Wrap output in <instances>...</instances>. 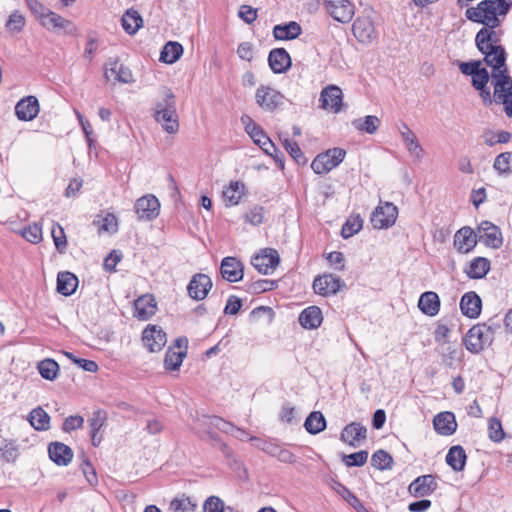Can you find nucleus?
Here are the masks:
<instances>
[{"mask_svg":"<svg viewBox=\"0 0 512 512\" xmlns=\"http://www.w3.org/2000/svg\"><path fill=\"white\" fill-rule=\"evenodd\" d=\"M263 207L254 206L244 215L245 221L252 225H260L263 222Z\"/></svg>","mask_w":512,"mask_h":512,"instance_id":"63","label":"nucleus"},{"mask_svg":"<svg viewBox=\"0 0 512 512\" xmlns=\"http://www.w3.org/2000/svg\"><path fill=\"white\" fill-rule=\"evenodd\" d=\"M311 168L316 174H323L335 168L327 152L317 155L311 163Z\"/></svg>","mask_w":512,"mask_h":512,"instance_id":"47","label":"nucleus"},{"mask_svg":"<svg viewBox=\"0 0 512 512\" xmlns=\"http://www.w3.org/2000/svg\"><path fill=\"white\" fill-rule=\"evenodd\" d=\"M226 507L218 496H210L204 501L203 512H224Z\"/></svg>","mask_w":512,"mask_h":512,"instance_id":"61","label":"nucleus"},{"mask_svg":"<svg viewBox=\"0 0 512 512\" xmlns=\"http://www.w3.org/2000/svg\"><path fill=\"white\" fill-rule=\"evenodd\" d=\"M196 507L197 503L185 495L173 499L170 504L173 512H194Z\"/></svg>","mask_w":512,"mask_h":512,"instance_id":"51","label":"nucleus"},{"mask_svg":"<svg viewBox=\"0 0 512 512\" xmlns=\"http://www.w3.org/2000/svg\"><path fill=\"white\" fill-rule=\"evenodd\" d=\"M50 459L59 466H67L73 459L72 449L61 442H52L48 446Z\"/></svg>","mask_w":512,"mask_h":512,"instance_id":"26","label":"nucleus"},{"mask_svg":"<svg viewBox=\"0 0 512 512\" xmlns=\"http://www.w3.org/2000/svg\"><path fill=\"white\" fill-rule=\"evenodd\" d=\"M352 32L362 44H371L377 38L374 22L369 15L357 17L353 22Z\"/></svg>","mask_w":512,"mask_h":512,"instance_id":"8","label":"nucleus"},{"mask_svg":"<svg viewBox=\"0 0 512 512\" xmlns=\"http://www.w3.org/2000/svg\"><path fill=\"white\" fill-rule=\"evenodd\" d=\"M21 234L27 241L36 244L42 240V227L34 223L23 228Z\"/></svg>","mask_w":512,"mask_h":512,"instance_id":"57","label":"nucleus"},{"mask_svg":"<svg viewBox=\"0 0 512 512\" xmlns=\"http://www.w3.org/2000/svg\"><path fill=\"white\" fill-rule=\"evenodd\" d=\"M371 465L379 470L391 469L393 465V458L388 452L380 449L372 455Z\"/></svg>","mask_w":512,"mask_h":512,"instance_id":"50","label":"nucleus"},{"mask_svg":"<svg viewBox=\"0 0 512 512\" xmlns=\"http://www.w3.org/2000/svg\"><path fill=\"white\" fill-rule=\"evenodd\" d=\"M245 286L247 292L252 294H259L276 289L278 284L275 280L259 279L255 282L246 284Z\"/></svg>","mask_w":512,"mask_h":512,"instance_id":"52","label":"nucleus"},{"mask_svg":"<svg viewBox=\"0 0 512 512\" xmlns=\"http://www.w3.org/2000/svg\"><path fill=\"white\" fill-rule=\"evenodd\" d=\"M500 25L488 24L477 32L475 44L484 55L485 63L491 68H499L505 65L507 53L501 45L503 30L497 29Z\"/></svg>","mask_w":512,"mask_h":512,"instance_id":"1","label":"nucleus"},{"mask_svg":"<svg viewBox=\"0 0 512 512\" xmlns=\"http://www.w3.org/2000/svg\"><path fill=\"white\" fill-rule=\"evenodd\" d=\"M51 235L55 244L56 249L59 253H64L67 248V240L64 233V229L57 224L56 227H53L51 231Z\"/></svg>","mask_w":512,"mask_h":512,"instance_id":"60","label":"nucleus"},{"mask_svg":"<svg viewBox=\"0 0 512 512\" xmlns=\"http://www.w3.org/2000/svg\"><path fill=\"white\" fill-rule=\"evenodd\" d=\"M186 356V351H175L173 347H169L165 353L164 367L168 371L178 370Z\"/></svg>","mask_w":512,"mask_h":512,"instance_id":"44","label":"nucleus"},{"mask_svg":"<svg viewBox=\"0 0 512 512\" xmlns=\"http://www.w3.org/2000/svg\"><path fill=\"white\" fill-rule=\"evenodd\" d=\"M105 77L107 79L113 77L115 81L125 84L132 83L134 81L131 70L120 63L117 59H110L108 61L105 69Z\"/></svg>","mask_w":512,"mask_h":512,"instance_id":"22","label":"nucleus"},{"mask_svg":"<svg viewBox=\"0 0 512 512\" xmlns=\"http://www.w3.org/2000/svg\"><path fill=\"white\" fill-rule=\"evenodd\" d=\"M440 304L438 294L433 291H427L420 295L418 308L423 314L433 317L439 313Z\"/></svg>","mask_w":512,"mask_h":512,"instance_id":"29","label":"nucleus"},{"mask_svg":"<svg viewBox=\"0 0 512 512\" xmlns=\"http://www.w3.org/2000/svg\"><path fill=\"white\" fill-rule=\"evenodd\" d=\"M302 33L300 24L290 21L286 24L275 25L273 28V36L276 40H293Z\"/></svg>","mask_w":512,"mask_h":512,"instance_id":"34","label":"nucleus"},{"mask_svg":"<svg viewBox=\"0 0 512 512\" xmlns=\"http://www.w3.org/2000/svg\"><path fill=\"white\" fill-rule=\"evenodd\" d=\"M176 109V97L172 90L168 87H162L159 90V96L155 101L154 113H162L165 110Z\"/></svg>","mask_w":512,"mask_h":512,"instance_id":"36","label":"nucleus"},{"mask_svg":"<svg viewBox=\"0 0 512 512\" xmlns=\"http://www.w3.org/2000/svg\"><path fill=\"white\" fill-rule=\"evenodd\" d=\"M486 331L485 324H476L468 330L463 338V345L470 353L478 354L486 345L491 344Z\"/></svg>","mask_w":512,"mask_h":512,"instance_id":"4","label":"nucleus"},{"mask_svg":"<svg viewBox=\"0 0 512 512\" xmlns=\"http://www.w3.org/2000/svg\"><path fill=\"white\" fill-rule=\"evenodd\" d=\"M208 425L230 435L234 434L236 428L232 423L218 416L208 417Z\"/></svg>","mask_w":512,"mask_h":512,"instance_id":"58","label":"nucleus"},{"mask_svg":"<svg viewBox=\"0 0 512 512\" xmlns=\"http://www.w3.org/2000/svg\"><path fill=\"white\" fill-rule=\"evenodd\" d=\"M183 54V46L174 41L167 42L161 53H160V61L166 64L175 63Z\"/></svg>","mask_w":512,"mask_h":512,"instance_id":"39","label":"nucleus"},{"mask_svg":"<svg viewBox=\"0 0 512 512\" xmlns=\"http://www.w3.org/2000/svg\"><path fill=\"white\" fill-rule=\"evenodd\" d=\"M489 438L493 442H500L505 437V432L502 428V424L499 419L497 418H491L489 420Z\"/></svg>","mask_w":512,"mask_h":512,"instance_id":"59","label":"nucleus"},{"mask_svg":"<svg viewBox=\"0 0 512 512\" xmlns=\"http://www.w3.org/2000/svg\"><path fill=\"white\" fill-rule=\"evenodd\" d=\"M380 123V119L375 115H367L364 118H358L352 121V125L356 130L368 134H374L378 130Z\"/></svg>","mask_w":512,"mask_h":512,"instance_id":"42","label":"nucleus"},{"mask_svg":"<svg viewBox=\"0 0 512 512\" xmlns=\"http://www.w3.org/2000/svg\"><path fill=\"white\" fill-rule=\"evenodd\" d=\"M121 24L126 33L134 35L143 25V19L137 10L128 9L121 18Z\"/></svg>","mask_w":512,"mask_h":512,"instance_id":"37","label":"nucleus"},{"mask_svg":"<svg viewBox=\"0 0 512 512\" xmlns=\"http://www.w3.org/2000/svg\"><path fill=\"white\" fill-rule=\"evenodd\" d=\"M268 63L274 73L281 74L290 68L291 58L284 48H275L269 53Z\"/></svg>","mask_w":512,"mask_h":512,"instance_id":"25","label":"nucleus"},{"mask_svg":"<svg viewBox=\"0 0 512 512\" xmlns=\"http://www.w3.org/2000/svg\"><path fill=\"white\" fill-rule=\"evenodd\" d=\"M257 105L266 112H273L283 104L284 96L276 89L260 85L255 93Z\"/></svg>","mask_w":512,"mask_h":512,"instance_id":"5","label":"nucleus"},{"mask_svg":"<svg viewBox=\"0 0 512 512\" xmlns=\"http://www.w3.org/2000/svg\"><path fill=\"white\" fill-rule=\"evenodd\" d=\"M398 215L397 207L390 202L379 206L371 215V224L375 229H387L394 225Z\"/></svg>","mask_w":512,"mask_h":512,"instance_id":"9","label":"nucleus"},{"mask_svg":"<svg viewBox=\"0 0 512 512\" xmlns=\"http://www.w3.org/2000/svg\"><path fill=\"white\" fill-rule=\"evenodd\" d=\"M40 375L46 380H54L59 371L58 363L53 359H44L38 365Z\"/></svg>","mask_w":512,"mask_h":512,"instance_id":"49","label":"nucleus"},{"mask_svg":"<svg viewBox=\"0 0 512 512\" xmlns=\"http://www.w3.org/2000/svg\"><path fill=\"white\" fill-rule=\"evenodd\" d=\"M490 270V261L484 257L474 258L465 271L470 279H481L485 277Z\"/></svg>","mask_w":512,"mask_h":512,"instance_id":"38","label":"nucleus"},{"mask_svg":"<svg viewBox=\"0 0 512 512\" xmlns=\"http://www.w3.org/2000/svg\"><path fill=\"white\" fill-rule=\"evenodd\" d=\"M326 12L336 21L349 23L355 13L354 4L350 0H324Z\"/></svg>","mask_w":512,"mask_h":512,"instance_id":"6","label":"nucleus"},{"mask_svg":"<svg viewBox=\"0 0 512 512\" xmlns=\"http://www.w3.org/2000/svg\"><path fill=\"white\" fill-rule=\"evenodd\" d=\"M98 224L99 232L115 233L118 230L117 217L112 213H107L101 220L94 221Z\"/></svg>","mask_w":512,"mask_h":512,"instance_id":"54","label":"nucleus"},{"mask_svg":"<svg viewBox=\"0 0 512 512\" xmlns=\"http://www.w3.org/2000/svg\"><path fill=\"white\" fill-rule=\"evenodd\" d=\"M467 461V454L461 445L450 447L446 455V463L455 471L464 470Z\"/></svg>","mask_w":512,"mask_h":512,"instance_id":"32","label":"nucleus"},{"mask_svg":"<svg viewBox=\"0 0 512 512\" xmlns=\"http://www.w3.org/2000/svg\"><path fill=\"white\" fill-rule=\"evenodd\" d=\"M40 24L49 31L56 33L63 32L66 35H73L77 31V28L72 21L51 10L46 14Z\"/></svg>","mask_w":512,"mask_h":512,"instance_id":"11","label":"nucleus"},{"mask_svg":"<svg viewBox=\"0 0 512 512\" xmlns=\"http://www.w3.org/2000/svg\"><path fill=\"white\" fill-rule=\"evenodd\" d=\"M283 145L285 150L289 153V155L295 160V162L299 165H305L307 162L306 157L301 151L298 143L294 140L284 139Z\"/></svg>","mask_w":512,"mask_h":512,"instance_id":"53","label":"nucleus"},{"mask_svg":"<svg viewBox=\"0 0 512 512\" xmlns=\"http://www.w3.org/2000/svg\"><path fill=\"white\" fill-rule=\"evenodd\" d=\"M40 111V104L35 96L29 95L19 100L15 106V114L21 121H32Z\"/></svg>","mask_w":512,"mask_h":512,"instance_id":"17","label":"nucleus"},{"mask_svg":"<svg viewBox=\"0 0 512 512\" xmlns=\"http://www.w3.org/2000/svg\"><path fill=\"white\" fill-rule=\"evenodd\" d=\"M479 241L484 243L487 247L499 248L502 243V234L498 226L490 221H482L478 228Z\"/></svg>","mask_w":512,"mask_h":512,"instance_id":"14","label":"nucleus"},{"mask_svg":"<svg viewBox=\"0 0 512 512\" xmlns=\"http://www.w3.org/2000/svg\"><path fill=\"white\" fill-rule=\"evenodd\" d=\"M476 244V234L468 226L462 227L454 235V246L460 253H469Z\"/></svg>","mask_w":512,"mask_h":512,"instance_id":"23","label":"nucleus"},{"mask_svg":"<svg viewBox=\"0 0 512 512\" xmlns=\"http://www.w3.org/2000/svg\"><path fill=\"white\" fill-rule=\"evenodd\" d=\"M19 445L17 440L4 439L0 436V461L5 463H14L18 459Z\"/></svg>","mask_w":512,"mask_h":512,"instance_id":"35","label":"nucleus"},{"mask_svg":"<svg viewBox=\"0 0 512 512\" xmlns=\"http://www.w3.org/2000/svg\"><path fill=\"white\" fill-rule=\"evenodd\" d=\"M27 6L29 7L31 13L35 16V18L39 21V23L44 19L46 14L50 11L49 8L44 6L38 0H26Z\"/></svg>","mask_w":512,"mask_h":512,"instance_id":"62","label":"nucleus"},{"mask_svg":"<svg viewBox=\"0 0 512 512\" xmlns=\"http://www.w3.org/2000/svg\"><path fill=\"white\" fill-rule=\"evenodd\" d=\"M298 320L303 328L316 329L323 321L322 311L317 306H309L300 313Z\"/></svg>","mask_w":512,"mask_h":512,"instance_id":"30","label":"nucleus"},{"mask_svg":"<svg viewBox=\"0 0 512 512\" xmlns=\"http://www.w3.org/2000/svg\"><path fill=\"white\" fill-rule=\"evenodd\" d=\"M139 220H152L159 215L160 203L154 195L139 198L134 206Z\"/></svg>","mask_w":512,"mask_h":512,"instance_id":"15","label":"nucleus"},{"mask_svg":"<svg viewBox=\"0 0 512 512\" xmlns=\"http://www.w3.org/2000/svg\"><path fill=\"white\" fill-rule=\"evenodd\" d=\"M78 278L69 271L59 272L57 275V292L64 296L72 295L78 287Z\"/></svg>","mask_w":512,"mask_h":512,"instance_id":"31","label":"nucleus"},{"mask_svg":"<svg viewBox=\"0 0 512 512\" xmlns=\"http://www.w3.org/2000/svg\"><path fill=\"white\" fill-rule=\"evenodd\" d=\"M399 131L409 153L418 160L422 159L424 151L415 133L408 127L405 122H401Z\"/></svg>","mask_w":512,"mask_h":512,"instance_id":"28","label":"nucleus"},{"mask_svg":"<svg viewBox=\"0 0 512 512\" xmlns=\"http://www.w3.org/2000/svg\"><path fill=\"white\" fill-rule=\"evenodd\" d=\"M25 23V17L19 11H14L8 17L5 23V29L11 35L18 34L23 30Z\"/></svg>","mask_w":512,"mask_h":512,"instance_id":"48","label":"nucleus"},{"mask_svg":"<svg viewBox=\"0 0 512 512\" xmlns=\"http://www.w3.org/2000/svg\"><path fill=\"white\" fill-rule=\"evenodd\" d=\"M157 310L156 300L152 295L146 294L137 298L134 302V317L146 321L150 319Z\"/></svg>","mask_w":512,"mask_h":512,"instance_id":"20","label":"nucleus"},{"mask_svg":"<svg viewBox=\"0 0 512 512\" xmlns=\"http://www.w3.org/2000/svg\"><path fill=\"white\" fill-rule=\"evenodd\" d=\"M367 437V429L359 422H352L344 427L341 432V440L352 447H358L360 442Z\"/></svg>","mask_w":512,"mask_h":512,"instance_id":"21","label":"nucleus"},{"mask_svg":"<svg viewBox=\"0 0 512 512\" xmlns=\"http://www.w3.org/2000/svg\"><path fill=\"white\" fill-rule=\"evenodd\" d=\"M280 263L278 252L273 248H265L251 259L252 266L261 274L272 273Z\"/></svg>","mask_w":512,"mask_h":512,"instance_id":"7","label":"nucleus"},{"mask_svg":"<svg viewBox=\"0 0 512 512\" xmlns=\"http://www.w3.org/2000/svg\"><path fill=\"white\" fill-rule=\"evenodd\" d=\"M304 427L310 434H318L326 428V419L320 411H313L306 418Z\"/></svg>","mask_w":512,"mask_h":512,"instance_id":"41","label":"nucleus"},{"mask_svg":"<svg viewBox=\"0 0 512 512\" xmlns=\"http://www.w3.org/2000/svg\"><path fill=\"white\" fill-rule=\"evenodd\" d=\"M492 69L495 101L497 103H506L512 97V78L508 75L506 64L503 67Z\"/></svg>","mask_w":512,"mask_h":512,"instance_id":"3","label":"nucleus"},{"mask_svg":"<svg viewBox=\"0 0 512 512\" xmlns=\"http://www.w3.org/2000/svg\"><path fill=\"white\" fill-rule=\"evenodd\" d=\"M437 489L436 477L428 474L417 477L408 487L414 497L431 495Z\"/></svg>","mask_w":512,"mask_h":512,"instance_id":"19","label":"nucleus"},{"mask_svg":"<svg viewBox=\"0 0 512 512\" xmlns=\"http://www.w3.org/2000/svg\"><path fill=\"white\" fill-rule=\"evenodd\" d=\"M368 459V452L365 450H361L359 452H355L349 455H343V462L348 467L356 466L360 467L363 466Z\"/></svg>","mask_w":512,"mask_h":512,"instance_id":"55","label":"nucleus"},{"mask_svg":"<svg viewBox=\"0 0 512 512\" xmlns=\"http://www.w3.org/2000/svg\"><path fill=\"white\" fill-rule=\"evenodd\" d=\"M493 168L500 175H511L512 174V152H502L496 156Z\"/></svg>","mask_w":512,"mask_h":512,"instance_id":"46","label":"nucleus"},{"mask_svg":"<svg viewBox=\"0 0 512 512\" xmlns=\"http://www.w3.org/2000/svg\"><path fill=\"white\" fill-rule=\"evenodd\" d=\"M153 117L166 132L173 134L178 131L179 121L176 109L165 110L162 113H153Z\"/></svg>","mask_w":512,"mask_h":512,"instance_id":"33","label":"nucleus"},{"mask_svg":"<svg viewBox=\"0 0 512 512\" xmlns=\"http://www.w3.org/2000/svg\"><path fill=\"white\" fill-rule=\"evenodd\" d=\"M512 3L507 0H483L477 7L466 9L465 16L468 20L482 25H501V17H505Z\"/></svg>","mask_w":512,"mask_h":512,"instance_id":"2","label":"nucleus"},{"mask_svg":"<svg viewBox=\"0 0 512 512\" xmlns=\"http://www.w3.org/2000/svg\"><path fill=\"white\" fill-rule=\"evenodd\" d=\"M213 286L211 278L203 273H197L192 276L188 286V295L194 300H203L207 297Z\"/></svg>","mask_w":512,"mask_h":512,"instance_id":"13","label":"nucleus"},{"mask_svg":"<svg viewBox=\"0 0 512 512\" xmlns=\"http://www.w3.org/2000/svg\"><path fill=\"white\" fill-rule=\"evenodd\" d=\"M481 298L473 291L465 293L460 300V309L463 315L477 318L481 313Z\"/></svg>","mask_w":512,"mask_h":512,"instance_id":"27","label":"nucleus"},{"mask_svg":"<svg viewBox=\"0 0 512 512\" xmlns=\"http://www.w3.org/2000/svg\"><path fill=\"white\" fill-rule=\"evenodd\" d=\"M343 94L342 90L336 85L325 87L320 94L319 101L321 107L325 110H331L338 113L342 108Z\"/></svg>","mask_w":512,"mask_h":512,"instance_id":"18","label":"nucleus"},{"mask_svg":"<svg viewBox=\"0 0 512 512\" xmlns=\"http://www.w3.org/2000/svg\"><path fill=\"white\" fill-rule=\"evenodd\" d=\"M107 412L98 409L93 412L92 417L88 420L89 427L91 429L90 432H99L100 429L106 424L107 422Z\"/></svg>","mask_w":512,"mask_h":512,"instance_id":"56","label":"nucleus"},{"mask_svg":"<svg viewBox=\"0 0 512 512\" xmlns=\"http://www.w3.org/2000/svg\"><path fill=\"white\" fill-rule=\"evenodd\" d=\"M244 184L239 181H232L223 191L222 197L226 205H237L242 197Z\"/></svg>","mask_w":512,"mask_h":512,"instance_id":"43","label":"nucleus"},{"mask_svg":"<svg viewBox=\"0 0 512 512\" xmlns=\"http://www.w3.org/2000/svg\"><path fill=\"white\" fill-rule=\"evenodd\" d=\"M28 421L35 430L44 431L49 429L50 416L44 409L37 407L29 413Z\"/></svg>","mask_w":512,"mask_h":512,"instance_id":"40","label":"nucleus"},{"mask_svg":"<svg viewBox=\"0 0 512 512\" xmlns=\"http://www.w3.org/2000/svg\"><path fill=\"white\" fill-rule=\"evenodd\" d=\"M222 278L228 282H239L244 277V265L236 257H224L220 265Z\"/></svg>","mask_w":512,"mask_h":512,"instance_id":"16","label":"nucleus"},{"mask_svg":"<svg viewBox=\"0 0 512 512\" xmlns=\"http://www.w3.org/2000/svg\"><path fill=\"white\" fill-rule=\"evenodd\" d=\"M363 227V219L359 214L351 215L343 224L341 229V236L348 239L357 234Z\"/></svg>","mask_w":512,"mask_h":512,"instance_id":"45","label":"nucleus"},{"mask_svg":"<svg viewBox=\"0 0 512 512\" xmlns=\"http://www.w3.org/2000/svg\"><path fill=\"white\" fill-rule=\"evenodd\" d=\"M489 81V73L486 68L480 67L478 71L472 75V85L475 89L485 88Z\"/></svg>","mask_w":512,"mask_h":512,"instance_id":"64","label":"nucleus"},{"mask_svg":"<svg viewBox=\"0 0 512 512\" xmlns=\"http://www.w3.org/2000/svg\"><path fill=\"white\" fill-rule=\"evenodd\" d=\"M344 286V281L339 276L333 274L317 276L313 281L315 293L322 296L334 295Z\"/></svg>","mask_w":512,"mask_h":512,"instance_id":"10","label":"nucleus"},{"mask_svg":"<svg viewBox=\"0 0 512 512\" xmlns=\"http://www.w3.org/2000/svg\"><path fill=\"white\" fill-rule=\"evenodd\" d=\"M144 346L150 352H159L167 342L164 330L158 325H148L142 332Z\"/></svg>","mask_w":512,"mask_h":512,"instance_id":"12","label":"nucleus"},{"mask_svg":"<svg viewBox=\"0 0 512 512\" xmlns=\"http://www.w3.org/2000/svg\"><path fill=\"white\" fill-rule=\"evenodd\" d=\"M435 431L443 436H450L456 432L457 422L452 412H440L433 419Z\"/></svg>","mask_w":512,"mask_h":512,"instance_id":"24","label":"nucleus"}]
</instances>
